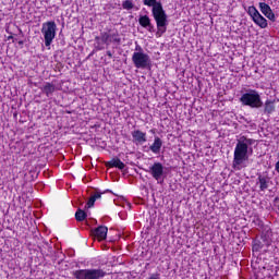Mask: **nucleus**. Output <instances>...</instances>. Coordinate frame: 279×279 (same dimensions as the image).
Instances as JSON below:
<instances>
[{
    "mask_svg": "<svg viewBox=\"0 0 279 279\" xmlns=\"http://www.w3.org/2000/svg\"><path fill=\"white\" fill-rule=\"evenodd\" d=\"M19 45H23V40H20V41H19Z\"/></svg>",
    "mask_w": 279,
    "mask_h": 279,
    "instance_id": "nucleus-28",
    "label": "nucleus"
},
{
    "mask_svg": "<svg viewBox=\"0 0 279 279\" xmlns=\"http://www.w3.org/2000/svg\"><path fill=\"white\" fill-rule=\"evenodd\" d=\"M133 62H134L136 69H141V51L134 52Z\"/></svg>",
    "mask_w": 279,
    "mask_h": 279,
    "instance_id": "nucleus-21",
    "label": "nucleus"
},
{
    "mask_svg": "<svg viewBox=\"0 0 279 279\" xmlns=\"http://www.w3.org/2000/svg\"><path fill=\"white\" fill-rule=\"evenodd\" d=\"M96 49H97V51H101V49H104V47H101V46H96Z\"/></svg>",
    "mask_w": 279,
    "mask_h": 279,
    "instance_id": "nucleus-26",
    "label": "nucleus"
},
{
    "mask_svg": "<svg viewBox=\"0 0 279 279\" xmlns=\"http://www.w3.org/2000/svg\"><path fill=\"white\" fill-rule=\"evenodd\" d=\"M13 37L12 36H9V40L12 39Z\"/></svg>",
    "mask_w": 279,
    "mask_h": 279,
    "instance_id": "nucleus-29",
    "label": "nucleus"
},
{
    "mask_svg": "<svg viewBox=\"0 0 279 279\" xmlns=\"http://www.w3.org/2000/svg\"><path fill=\"white\" fill-rule=\"evenodd\" d=\"M57 29H58V26L53 21H48L43 24L41 34L44 36L46 47H51V43H53V39L56 38Z\"/></svg>",
    "mask_w": 279,
    "mask_h": 279,
    "instance_id": "nucleus-6",
    "label": "nucleus"
},
{
    "mask_svg": "<svg viewBox=\"0 0 279 279\" xmlns=\"http://www.w3.org/2000/svg\"><path fill=\"white\" fill-rule=\"evenodd\" d=\"M141 141H145V134H141Z\"/></svg>",
    "mask_w": 279,
    "mask_h": 279,
    "instance_id": "nucleus-27",
    "label": "nucleus"
},
{
    "mask_svg": "<svg viewBox=\"0 0 279 279\" xmlns=\"http://www.w3.org/2000/svg\"><path fill=\"white\" fill-rule=\"evenodd\" d=\"M145 66H149V57L145 53H141V68L145 69Z\"/></svg>",
    "mask_w": 279,
    "mask_h": 279,
    "instance_id": "nucleus-20",
    "label": "nucleus"
},
{
    "mask_svg": "<svg viewBox=\"0 0 279 279\" xmlns=\"http://www.w3.org/2000/svg\"><path fill=\"white\" fill-rule=\"evenodd\" d=\"M257 184L259 185V191H267L269 189V177L259 175L257 178Z\"/></svg>",
    "mask_w": 279,
    "mask_h": 279,
    "instance_id": "nucleus-15",
    "label": "nucleus"
},
{
    "mask_svg": "<svg viewBox=\"0 0 279 279\" xmlns=\"http://www.w3.org/2000/svg\"><path fill=\"white\" fill-rule=\"evenodd\" d=\"M87 217H88V215L86 214V211H84L80 208L75 213L76 221H84Z\"/></svg>",
    "mask_w": 279,
    "mask_h": 279,
    "instance_id": "nucleus-19",
    "label": "nucleus"
},
{
    "mask_svg": "<svg viewBox=\"0 0 279 279\" xmlns=\"http://www.w3.org/2000/svg\"><path fill=\"white\" fill-rule=\"evenodd\" d=\"M105 193H110V190H107L105 192L96 191L87 201L85 208H93V206H95V202H97V199H101V195H104Z\"/></svg>",
    "mask_w": 279,
    "mask_h": 279,
    "instance_id": "nucleus-13",
    "label": "nucleus"
},
{
    "mask_svg": "<svg viewBox=\"0 0 279 279\" xmlns=\"http://www.w3.org/2000/svg\"><path fill=\"white\" fill-rule=\"evenodd\" d=\"M258 250H263V245H260V242H256L253 245V252H258Z\"/></svg>",
    "mask_w": 279,
    "mask_h": 279,
    "instance_id": "nucleus-24",
    "label": "nucleus"
},
{
    "mask_svg": "<svg viewBox=\"0 0 279 279\" xmlns=\"http://www.w3.org/2000/svg\"><path fill=\"white\" fill-rule=\"evenodd\" d=\"M276 112V101L274 100H266L264 104V113L265 114H272Z\"/></svg>",
    "mask_w": 279,
    "mask_h": 279,
    "instance_id": "nucleus-16",
    "label": "nucleus"
},
{
    "mask_svg": "<svg viewBox=\"0 0 279 279\" xmlns=\"http://www.w3.org/2000/svg\"><path fill=\"white\" fill-rule=\"evenodd\" d=\"M259 10L268 21H271L272 23H276V13H274V10H271V7L267 4L266 2H259L258 3Z\"/></svg>",
    "mask_w": 279,
    "mask_h": 279,
    "instance_id": "nucleus-8",
    "label": "nucleus"
},
{
    "mask_svg": "<svg viewBox=\"0 0 279 279\" xmlns=\"http://www.w3.org/2000/svg\"><path fill=\"white\" fill-rule=\"evenodd\" d=\"M144 5L151 9L153 16L156 21L157 27L161 34L167 32V13L162 9V3L156 0H143Z\"/></svg>",
    "mask_w": 279,
    "mask_h": 279,
    "instance_id": "nucleus-2",
    "label": "nucleus"
},
{
    "mask_svg": "<svg viewBox=\"0 0 279 279\" xmlns=\"http://www.w3.org/2000/svg\"><path fill=\"white\" fill-rule=\"evenodd\" d=\"M247 14L248 16H251L253 23H255L257 27H260V29H267V27H269L267 19H265V16H263V14L258 12V9H256V7H248Z\"/></svg>",
    "mask_w": 279,
    "mask_h": 279,
    "instance_id": "nucleus-7",
    "label": "nucleus"
},
{
    "mask_svg": "<svg viewBox=\"0 0 279 279\" xmlns=\"http://www.w3.org/2000/svg\"><path fill=\"white\" fill-rule=\"evenodd\" d=\"M256 143V140L247 138L246 136H241L235 145L233 151L232 169L235 171H241L247 167V160H250V154H252V145Z\"/></svg>",
    "mask_w": 279,
    "mask_h": 279,
    "instance_id": "nucleus-1",
    "label": "nucleus"
},
{
    "mask_svg": "<svg viewBox=\"0 0 279 279\" xmlns=\"http://www.w3.org/2000/svg\"><path fill=\"white\" fill-rule=\"evenodd\" d=\"M141 26L147 28L148 32H153L154 26L151 25V20L147 15L141 17Z\"/></svg>",
    "mask_w": 279,
    "mask_h": 279,
    "instance_id": "nucleus-18",
    "label": "nucleus"
},
{
    "mask_svg": "<svg viewBox=\"0 0 279 279\" xmlns=\"http://www.w3.org/2000/svg\"><path fill=\"white\" fill-rule=\"evenodd\" d=\"M240 102L242 106H247L253 109L263 108V98L260 97V93L256 89H246L245 93L241 95Z\"/></svg>",
    "mask_w": 279,
    "mask_h": 279,
    "instance_id": "nucleus-4",
    "label": "nucleus"
},
{
    "mask_svg": "<svg viewBox=\"0 0 279 279\" xmlns=\"http://www.w3.org/2000/svg\"><path fill=\"white\" fill-rule=\"evenodd\" d=\"M262 241L266 247H269L271 243L274 242V232L271 231V228H265L262 232Z\"/></svg>",
    "mask_w": 279,
    "mask_h": 279,
    "instance_id": "nucleus-12",
    "label": "nucleus"
},
{
    "mask_svg": "<svg viewBox=\"0 0 279 279\" xmlns=\"http://www.w3.org/2000/svg\"><path fill=\"white\" fill-rule=\"evenodd\" d=\"M153 154H160V149H162V140L160 137H155L153 145L149 147Z\"/></svg>",
    "mask_w": 279,
    "mask_h": 279,
    "instance_id": "nucleus-17",
    "label": "nucleus"
},
{
    "mask_svg": "<svg viewBox=\"0 0 279 279\" xmlns=\"http://www.w3.org/2000/svg\"><path fill=\"white\" fill-rule=\"evenodd\" d=\"M122 8L123 10H132V8H134V4L132 3V0H125L122 3Z\"/></svg>",
    "mask_w": 279,
    "mask_h": 279,
    "instance_id": "nucleus-23",
    "label": "nucleus"
},
{
    "mask_svg": "<svg viewBox=\"0 0 279 279\" xmlns=\"http://www.w3.org/2000/svg\"><path fill=\"white\" fill-rule=\"evenodd\" d=\"M105 166L108 167V169H119L120 171H123V169H125V163L121 161V159L118 157L106 161Z\"/></svg>",
    "mask_w": 279,
    "mask_h": 279,
    "instance_id": "nucleus-11",
    "label": "nucleus"
},
{
    "mask_svg": "<svg viewBox=\"0 0 279 279\" xmlns=\"http://www.w3.org/2000/svg\"><path fill=\"white\" fill-rule=\"evenodd\" d=\"M93 236L97 239L98 241H106V236H108V227L106 226H99L92 230Z\"/></svg>",
    "mask_w": 279,
    "mask_h": 279,
    "instance_id": "nucleus-9",
    "label": "nucleus"
},
{
    "mask_svg": "<svg viewBox=\"0 0 279 279\" xmlns=\"http://www.w3.org/2000/svg\"><path fill=\"white\" fill-rule=\"evenodd\" d=\"M150 173L155 180H161L162 173H165V167L160 162H155L150 167Z\"/></svg>",
    "mask_w": 279,
    "mask_h": 279,
    "instance_id": "nucleus-10",
    "label": "nucleus"
},
{
    "mask_svg": "<svg viewBox=\"0 0 279 279\" xmlns=\"http://www.w3.org/2000/svg\"><path fill=\"white\" fill-rule=\"evenodd\" d=\"M132 136H133V143H135V145H141V131L138 130L133 131Z\"/></svg>",
    "mask_w": 279,
    "mask_h": 279,
    "instance_id": "nucleus-22",
    "label": "nucleus"
},
{
    "mask_svg": "<svg viewBox=\"0 0 279 279\" xmlns=\"http://www.w3.org/2000/svg\"><path fill=\"white\" fill-rule=\"evenodd\" d=\"M96 43L99 45V40L104 43L107 47L112 45L113 47H120L121 45V34L117 28H106L105 31L100 32V36L95 37Z\"/></svg>",
    "mask_w": 279,
    "mask_h": 279,
    "instance_id": "nucleus-3",
    "label": "nucleus"
},
{
    "mask_svg": "<svg viewBox=\"0 0 279 279\" xmlns=\"http://www.w3.org/2000/svg\"><path fill=\"white\" fill-rule=\"evenodd\" d=\"M40 90L46 97H51L56 93V84L46 82L45 85L40 87Z\"/></svg>",
    "mask_w": 279,
    "mask_h": 279,
    "instance_id": "nucleus-14",
    "label": "nucleus"
},
{
    "mask_svg": "<svg viewBox=\"0 0 279 279\" xmlns=\"http://www.w3.org/2000/svg\"><path fill=\"white\" fill-rule=\"evenodd\" d=\"M72 276L75 279H102L106 278V270L101 268L78 269Z\"/></svg>",
    "mask_w": 279,
    "mask_h": 279,
    "instance_id": "nucleus-5",
    "label": "nucleus"
},
{
    "mask_svg": "<svg viewBox=\"0 0 279 279\" xmlns=\"http://www.w3.org/2000/svg\"><path fill=\"white\" fill-rule=\"evenodd\" d=\"M106 53H107L108 58H109L110 60H112V58H113L112 51L107 50Z\"/></svg>",
    "mask_w": 279,
    "mask_h": 279,
    "instance_id": "nucleus-25",
    "label": "nucleus"
}]
</instances>
